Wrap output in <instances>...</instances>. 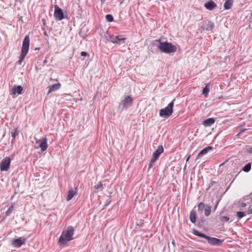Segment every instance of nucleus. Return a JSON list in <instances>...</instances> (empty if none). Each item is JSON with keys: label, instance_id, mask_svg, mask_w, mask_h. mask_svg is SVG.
I'll list each match as a JSON object with an SVG mask.
<instances>
[{"label": "nucleus", "instance_id": "obj_19", "mask_svg": "<svg viewBox=\"0 0 252 252\" xmlns=\"http://www.w3.org/2000/svg\"><path fill=\"white\" fill-rule=\"evenodd\" d=\"M76 189H71L68 191L67 195V197H66V200L67 201L70 200L73 197V196L76 193Z\"/></svg>", "mask_w": 252, "mask_h": 252}, {"label": "nucleus", "instance_id": "obj_3", "mask_svg": "<svg viewBox=\"0 0 252 252\" xmlns=\"http://www.w3.org/2000/svg\"><path fill=\"white\" fill-rule=\"evenodd\" d=\"M30 46V37L28 35L25 36L22 43L21 53L20 54L18 63L21 64L28 53Z\"/></svg>", "mask_w": 252, "mask_h": 252}, {"label": "nucleus", "instance_id": "obj_34", "mask_svg": "<svg viewBox=\"0 0 252 252\" xmlns=\"http://www.w3.org/2000/svg\"><path fill=\"white\" fill-rule=\"evenodd\" d=\"M248 214H252V208L249 209V210L248 211Z\"/></svg>", "mask_w": 252, "mask_h": 252}, {"label": "nucleus", "instance_id": "obj_17", "mask_svg": "<svg viewBox=\"0 0 252 252\" xmlns=\"http://www.w3.org/2000/svg\"><path fill=\"white\" fill-rule=\"evenodd\" d=\"M215 123V119L212 118L207 119L203 121V125L205 126H210Z\"/></svg>", "mask_w": 252, "mask_h": 252}, {"label": "nucleus", "instance_id": "obj_24", "mask_svg": "<svg viewBox=\"0 0 252 252\" xmlns=\"http://www.w3.org/2000/svg\"><path fill=\"white\" fill-rule=\"evenodd\" d=\"M251 169V163H248L245 165L243 168V170L246 172H249Z\"/></svg>", "mask_w": 252, "mask_h": 252}, {"label": "nucleus", "instance_id": "obj_14", "mask_svg": "<svg viewBox=\"0 0 252 252\" xmlns=\"http://www.w3.org/2000/svg\"><path fill=\"white\" fill-rule=\"evenodd\" d=\"M206 239L208 240L209 244L213 245H219L222 242V241L220 239L216 238H211L209 236H208V238Z\"/></svg>", "mask_w": 252, "mask_h": 252}, {"label": "nucleus", "instance_id": "obj_36", "mask_svg": "<svg viewBox=\"0 0 252 252\" xmlns=\"http://www.w3.org/2000/svg\"><path fill=\"white\" fill-rule=\"evenodd\" d=\"M241 206L242 207H245L246 206V204L245 203H242Z\"/></svg>", "mask_w": 252, "mask_h": 252}, {"label": "nucleus", "instance_id": "obj_13", "mask_svg": "<svg viewBox=\"0 0 252 252\" xmlns=\"http://www.w3.org/2000/svg\"><path fill=\"white\" fill-rule=\"evenodd\" d=\"M23 91V88L21 86H14L11 89V94L14 95L21 94Z\"/></svg>", "mask_w": 252, "mask_h": 252}, {"label": "nucleus", "instance_id": "obj_6", "mask_svg": "<svg viewBox=\"0 0 252 252\" xmlns=\"http://www.w3.org/2000/svg\"><path fill=\"white\" fill-rule=\"evenodd\" d=\"M163 152V148L162 146H158L156 151L153 153V157L150 160L149 164V169L152 168L155 164L157 159L158 158L160 155Z\"/></svg>", "mask_w": 252, "mask_h": 252}, {"label": "nucleus", "instance_id": "obj_31", "mask_svg": "<svg viewBox=\"0 0 252 252\" xmlns=\"http://www.w3.org/2000/svg\"><path fill=\"white\" fill-rule=\"evenodd\" d=\"M221 220L222 221L227 222V221H228L229 220V218L228 216H222L221 218Z\"/></svg>", "mask_w": 252, "mask_h": 252}, {"label": "nucleus", "instance_id": "obj_16", "mask_svg": "<svg viewBox=\"0 0 252 252\" xmlns=\"http://www.w3.org/2000/svg\"><path fill=\"white\" fill-rule=\"evenodd\" d=\"M204 6L208 10H212L217 6V5L214 1H209L205 3Z\"/></svg>", "mask_w": 252, "mask_h": 252}, {"label": "nucleus", "instance_id": "obj_18", "mask_svg": "<svg viewBox=\"0 0 252 252\" xmlns=\"http://www.w3.org/2000/svg\"><path fill=\"white\" fill-rule=\"evenodd\" d=\"M212 149L213 147L211 146L205 147L199 153V154L197 155V158H199L203 155L207 154L209 151H210Z\"/></svg>", "mask_w": 252, "mask_h": 252}, {"label": "nucleus", "instance_id": "obj_21", "mask_svg": "<svg viewBox=\"0 0 252 252\" xmlns=\"http://www.w3.org/2000/svg\"><path fill=\"white\" fill-rule=\"evenodd\" d=\"M193 233L194 235H195L196 236H198L200 237L204 238L205 239H207L208 238V236L204 234L200 233L198 231L195 230V229L193 230Z\"/></svg>", "mask_w": 252, "mask_h": 252}, {"label": "nucleus", "instance_id": "obj_29", "mask_svg": "<svg viewBox=\"0 0 252 252\" xmlns=\"http://www.w3.org/2000/svg\"><path fill=\"white\" fill-rule=\"evenodd\" d=\"M18 132L16 129H15L11 132V136L13 139H15L16 136L18 135Z\"/></svg>", "mask_w": 252, "mask_h": 252}, {"label": "nucleus", "instance_id": "obj_11", "mask_svg": "<svg viewBox=\"0 0 252 252\" xmlns=\"http://www.w3.org/2000/svg\"><path fill=\"white\" fill-rule=\"evenodd\" d=\"M26 239L24 237H19L14 239L12 241V245L14 247L16 248L20 247L22 245L24 244L26 242Z\"/></svg>", "mask_w": 252, "mask_h": 252}, {"label": "nucleus", "instance_id": "obj_35", "mask_svg": "<svg viewBox=\"0 0 252 252\" xmlns=\"http://www.w3.org/2000/svg\"><path fill=\"white\" fill-rule=\"evenodd\" d=\"M11 209L10 208V209H9L7 211V212H6V215H8L11 213Z\"/></svg>", "mask_w": 252, "mask_h": 252}, {"label": "nucleus", "instance_id": "obj_15", "mask_svg": "<svg viewBox=\"0 0 252 252\" xmlns=\"http://www.w3.org/2000/svg\"><path fill=\"white\" fill-rule=\"evenodd\" d=\"M60 87H61V84L59 83H58L55 84L54 85H52L51 86H50L48 87L49 90H48L47 94H49L52 92H55V91L58 90V89H59L60 88Z\"/></svg>", "mask_w": 252, "mask_h": 252}, {"label": "nucleus", "instance_id": "obj_7", "mask_svg": "<svg viewBox=\"0 0 252 252\" xmlns=\"http://www.w3.org/2000/svg\"><path fill=\"white\" fill-rule=\"evenodd\" d=\"M132 98L130 96L126 95L125 96V98L122 100L120 106H122L123 109H127L132 105Z\"/></svg>", "mask_w": 252, "mask_h": 252}, {"label": "nucleus", "instance_id": "obj_12", "mask_svg": "<svg viewBox=\"0 0 252 252\" xmlns=\"http://www.w3.org/2000/svg\"><path fill=\"white\" fill-rule=\"evenodd\" d=\"M125 39V37L121 35L117 36L113 35L110 36V41L113 43H120L121 41L124 40Z\"/></svg>", "mask_w": 252, "mask_h": 252}, {"label": "nucleus", "instance_id": "obj_4", "mask_svg": "<svg viewBox=\"0 0 252 252\" xmlns=\"http://www.w3.org/2000/svg\"><path fill=\"white\" fill-rule=\"evenodd\" d=\"M175 99L170 102L165 108L161 109L159 112V116L162 118H167L170 116L173 113Z\"/></svg>", "mask_w": 252, "mask_h": 252}, {"label": "nucleus", "instance_id": "obj_27", "mask_svg": "<svg viewBox=\"0 0 252 252\" xmlns=\"http://www.w3.org/2000/svg\"><path fill=\"white\" fill-rule=\"evenodd\" d=\"M204 208V204L203 203L201 202L198 204V208L199 211H200L202 212Z\"/></svg>", "mask_w": 252, "mask_h": 252}, {"label": "nucleus", "instance_id": "obj_2", "mask_svg": "<svg viewBox=\"0 0 252 252\" xmlns=\"http://www.w3.org/2000/svg\"><path fill=\"white\" fill-rule=\"evenodd\" d=\"M155 42L159 43L158 47L162 52L170 54L177 51L176 47L170 43L160 42L159 40H156Z\"/></svg>", "mask_w": 252, "mask_h": 252}, {"label": "nucleus", "instance_id": "obj_37", "mask_svg": "<svg viewBox=\"0 0 252 252\" xmlns=\"http://www.w3.org/2000/svg\"><path fill=\"white\" fill-rule=\"evenodd\" d=\"M189 158V156L188 158L187 159V160H188Z\"/></svg>", "mask_w": 252, "mask_h": 252}, {"label": "nucleus", "instance_id": "obj_22", "mask_svg": "<svg viewBox=\"0 0 252 252\" xmlns=\"http://www.w3.org/2000/svg\"><path fill=\"white\" fill-rule=\"evenodd\" d=\"M232 0H226L224 3V8L225 9H229L232 4Z\"/></svg>", "mask_w": 252, "mask_h": 252}, {"label": "nucleus", "instance_id": "obj_23", "mask_svg": "<svg viewBox=\"0 0 252 252\" xmlns=\"http://www.w3.org/2000/svg\"><path fill=\"white\" fill-rule=\"evenodd\" d=\"M103 185L102 183L98 182L97 185L94 186V191L97 192L98 190L102 188Z\"/></svg>", "mask_w": 252, "mask_h": 252}, {"label": "nucleus", "instance_id": "obj_30", "mask_svg": "<svg viewBox=\"0 0 252 252\" xmlns=\"http://www.w3.org/2000/svg\"><path fill=\"white\" fill-rule=\"evenodd\" d=\"M209 92V89L207 86H206L202 91V94L204 95H207Z\"/></svg>", "mask_w": 252, "mask_h": 252}, {"label": "nucleus", "instance_id": "obj_26", "mask_svg": "<svg viewBox=\"0 0 252 252\" xmlns=\"http://www.w3.org/2000/svg\"><path fill=\"white\" fill-rule=\"evenodd\" d=\"M237 217L238 218V219H242L243 217L245 216V213L244 212H237L236 214Z\"/></svg>", "mask_w": 252, "mask_h": 252}, {"label": "nucleus", "instance_id": "obj_20", "mask_svg": "<svg viewBox=\"0 0 252 252\" xmlns=\"http://www.w3.org/2000/svg\"><path fill=\"white\" fill-rule=\"evenodd\" d=\"M189 219L192 223H195L196 221V213L193 210H192L190 213Z\"/></svg>", "mask_w": 252, "mask_h": 252}, {"label": "nucleus", "instance_id": "obj_8", "mask_svg": "<svg viewBox=\"0 0 252 252\" xmlns=\"http://www.w3.org/2000/svg\"><path fill=\"white\" fill-rule=\"evenodd\" d=\"M11 159L9 157H5L1 161L0 169L1 171H7L10 167Z\"/></svg>", "mask_w": 252, "mask_h": 252}, {"label": "nucleus", "instance_id": "obj_33", "mask_svg": "<svg viewBox=\"0 0 252 252\" xmlns=\"http://www.w3.org/2000/svg\"><path fill=\"white\" fill-rule=\"evenodd\" d=\"M81 55L82 56H86L87 55V53L86 52H81Z\"/></svg>", "mask_w": 252, "mask_h": 252}, {"label": "nucleus", "instance_id": "obj_9", "mask_svg": "<svg viewBox=\"0 0 252 252\" xmlns=\"http://www.w3.org/2000/svg\"><path fill=\"white\" fill-rule=\"evenodd\" d=\"M54 16L56 20L60 21L64 18V14L63 10L58 5L54 6Z\"/></svg>", "mask_w": 252, "mask_h": 252}, {"label": "nucleus", "instance_id": "obj_32", "mask_svg": "<svg viewBox=\"0 0 252 252\" xmlns=\"http://www.w3.org/2000/svg\"><path fill=\"white\" fill-rule=\"evenodd\" d=\"M247 152L250 154H252V147H248L246 149Z\"/></svg>", "mask_w": 252, "mask_h": 252}, {"label": "nucleus", "instance_id": "obj_5", "mask_svg": "<svg viewBox=\"0 0 252 252\" xmlns=\"http://www.w3.org/2000/svg\"><path fill=\"white\" fill-rule=\"evenodd\" d=\"M34 139L35 140V149L40 148L42 152L46 150L48 147L47 139L46 137H43L40 139L34 138Z\"/></svg>", "mask_w": 252, "mask_h": 252}, {"label": "nucleus", "instance_id": "obj_28", "mask_svg": "<svg viewBox=\"0 0 252 252\" xmlns=\"http://www.w3.org/2000/svg\"><path fill=\"white\" fill-rule=\"evenodd\" d=\"M106 19L108 22H112L113 20V17L111 15L108 14L106 16Z\"/></svg>", "mask_w": 252, "mask_h": 252}, {"label": "nucleus", "instance_id": "obj_10", "mask_svg": "<svg viewBox=\"0 0 252 252\" xmlns=\"http://www.w3.org/2000/svg\"><path fill=\"white\" fill-rule=\"evenodd\" d=\"M214 27V24L211 21H204L200 24V27L202 30L210 31Z\"/></svg>", "mask_w": 252, "mask_h": 252}, {"label": "nucleus", "instance_id": "obj_1", "mask_svg": "<svg viewBox=\"0 0 252 252\" xmlns=\"http://www.w3.org/2000/svg\"><path fill=\"white\" fill-rule=\"evenodd\" d=\"M74 229L72 226H69L64 229L62 233L59 240V244L64 245L67 242L73 239Z\"/></svg>", "mask_w": 252, "mask_h": 252}, {"label": "nucleus", "instance_id": "obj_25", "mask_svg": "<svg viewBox=\"0 0 252 252\" xmlns=\"http://www.w3.org/2000/svg\"><path fill=\"white\" fill-rule=\"evenodd\" d=\"M211 208L210 206H207V207L205 209L204 213L206 216H208L210 215L211 213Z\"/></svg>", "mask_w": 252, "mask_h": 252}]
</instances>
